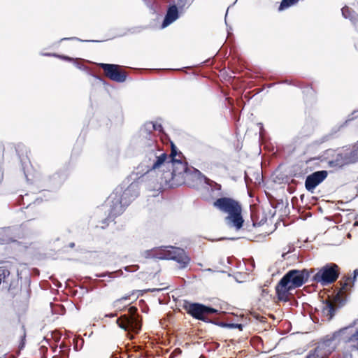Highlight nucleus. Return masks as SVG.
I'll return each mask as SVG.
<instances>
[{
  "instance_id": "f257e3e1",
  "label": "nucleus",
  "mask_w": 358,
  "mask_h": 358,
  "mask_svg": "<svg viewBox=\"0 0 358 358\" xmlns=\"http://www.w3.org/2000/svg\"><path fill=\"white\" fill-rule=\"evenodd\" d=\"M139 193L138 182H132L125 187L124 185L117 187L107 199V205L109 207L108 220H113L121 215L125 208L134 201Z\"/></svg>"
},
{
  "instance_id": "f03ea898",
  "label": "nucleus",
  "mask_w": 358,
  "mask_h": 358,
  "mask_svg": "<svg viewBox=\"0 0 358 358\" xmlns=\"http://www.w3.org/2000/svg\"><path fill=\"white\" fill-rule=\"evenodd\" d=\"M144 159L138 166L143 176L152 172H157L166 166L169 155L160 148L155 138L150 136L144 142Z\"/></svg>"
},
{
  "instance_id": "7ed1b4c3",
  "label": "nucleus",
  "mask_w": 358,
  "mask_h": 358,
  "mask_svg": "<svg viewBox=\"0 0 358 358\" xmlns=\"http://www.w3.org/2000/svg\"><path fill=\"white\" fill-rule=\"evenodd\" d=\"M213 205L222 213L227 214L224 222L227 227L236 231L242 228L244 220L242 216V206L238 201L229 197H222L217 199Z\"/></svg>"
},
{
  "instance_id": "20e7f679",
  "label": "nucleus",
  "mask_w": 358,
  "mask_h": 358,
  "mask_svg": "<svg viewBox=\"0 0 358 358\" xmlns=\"http://www.w3.org/2000/svg\"><path fill=\"white\" fill-rule=\"evenodd\" d=\"M181 153L177 154L176 150L172 148L171 153L169 155V159L165 167L170 169L172 171L169 173L171 179L185 181L189 177L192 176L195 178H200L202 173L198 169L191 166L189 167L186 162H182Z\"/></svg>"
},
{
  "instance_id": "39448f33",
  "label": "nucleus",
  "mask_w": 358,
  "mask_h": 358,
  "mask_svg": "<svg viewBox=\"0 0 358 358\" xmlns=\"http://www.w3.org/2000/svg\"><path fill=\"white\" fill-rule=\"evenodd\" d=\"M143 255L145 258L175 260L180 264V268L186 267L190 261L184 250L172 246L146 250Z\"/></svg>"
},
{
  "instance_id": "423d86ee",
  "label": "nucleus",
  "mask_w": 358,
  "mask_h": 358,
  "mask_svg": "<svg viewBox=\"0 0 358 358\" xmlns=\"http://www.w3.org/2000/svg\"><path fill=\"white\" fill-rule=\"evenodd\" d=\"M340 269L337 264L329 263L318 269L313 275V281L327 286L334 282L338 278Z\"/></svg>"
},
{
  "instance_id": "0eeeda50",
  "label": "nucleus",
  "mask_w": 358,
  "mask_h": 358,
  "mask_svg": "<svg viewBox=\"0 0 358 358\" xmlns=\"http://www.w3.org/2000/svg\"><path fill=\"white\" fill-rule=\"evenodd\" d=\"M117 325L127 331L138 333L141 328L139 315L137 314V308L131 306L129 308V314L123 315L117 319Z\"/></svg>"
},
{
  "instance_id": "6e6552de",
  "label": "nucleus",
  "mask_w": 358,
  "mask_h": 358,
  "mask_svg": "<svg viewBox=\"0 0 358 358\" xmlns=\"http://www.w3.org/2000/svg\"><path fill=\"white\" fill-rule=\"evenodd\" d=\"M183 308L192 317L205 322L213 323V321L208 319L207 315L218 312L215 308L199 303L185 302Z\"/></svg>"
},
{
  "instance_id": "1a4fd4ad",
  "label": "nucleus",
  "mask_w": 358,
  "mask_h": 358,
  "mask_svg": "<svg viewBox=\"0 0 358 358\" xmlns=\"http://www.w3.org/2000/svg\"><path fill=\"white\" fill-rule=\"evenodd\" d=\"M331 341L338 340L345 343L351 350H358V329L346 327L333 333Z\"/></svg>"
},
{
  "instance_id": "9d476101",
  "label": "nucleus",
  "mask_w": 358,
  "mask_h": 358,
  "mask_svg": "<svg viewBox=\"0 0 358 358\" xmlns=\"http://www.w3.org/2000/svg\"><path fill=\"white\" fill-rule=\"evenodd\" d=\"M313 271L308 269H292L289 270L281 279L282 283L287 284L293 289L301 287L306 283L311 273Z\"/></svg>"
},
{
  "instance_id": "9b49d317",
  "label": "nucleus",
  "mask_w": 358,
  "mask_h": 358,
  "mask_svg": "<svg viewBox=\"0 0 358 358\" xmlns=\"http://www.w3.org/2000/svg\"><path fill=\"white\" fill-rule=\"evenodd\" d=\"M358 143L353 145V149L350 152L337 153L336 157L328 162L331 167H342L345 165L354 164L358 162Z\"/></svg>"
},
{
  "instance_id": "f8f14e48",
  "label": "nucleus",
  "mask_w": 358,
  "mask_h": 358,
  "mask_svg": "<svg viewBox=\"0 0 358 358\" xmlns=\"http://www.w3.org/2000/svg\"><path fill=\"white\" fill-rule=\"evenodd\" d=\"M99 66L104 71L106 76L113 81L123 83L126 80L127 74L120 70V66L112 64L100 63Z\"/></svg>"
},
{
  "instance_id": "ddd939ff",
  "label": "nucleus",
  "mask_w": 358,
  "mask_h": 358,
  "mask_svg": "<svg viewBox=\"0 0 358 358\" xmlns=\"http://www.w3.org/2000/svg\"><path fill=\"white\" fill-rule=\"evenodd\" d=\"M328 172L325 170L317 171L308 175L305 181L306 189L313 192L315 187L322 182L327 177Z\"/></svg>"
},
{
  "instance_id": "4468645a",
  "label": "nucleus",
  "mask_w": 358,
  "mask_h": 358,
  "mask_svg": "<svg viewBox=\"0 0 358 358\" xmlns=\"http://www.w3.org/2000/svg\"><path fill=\"white\" fill-rule=\"evenodd\" d=\"M358 277V269L354 271V275L348 276L345 280L341 281V288L337 294L336 299L338 300L343 296L354 285L355 281Z\"/></svg>"
},
{
  "instance_id": "2eb2a0df",
  "label": "nucleus",
  "mask_w": 358,
  "mask_h": 358,
  "mask_svg": "<svg viewBox=\"0 0 358 358\" xmlns=\"http://www.w3.org/2000/svg\"><path fill=\"white\" fill-rule=\"evenodd\" d=\"M179 17L178 8L176 5L170 6L163 20L162 28H165L175 22Z\"/></svg>"
},
{
  "instance_id": "dca6fc26",
  "label": "nucleus",
  "mask_w": 358,
  "mask_h": 358,
  "mask_svg": "<svg viewBox=\"0 0 358 358\" xmlns=\"http://www.w3.org/2000/svg\"><path fill=\"white\" fill-rule=\"evenodd\" d=\"M276 294L280 301H287L289 297V291L293 289L287 284L282 283V279L279 281L276 287Z\"/></svg>"
},
{
  "instance_id": "f3484780",
  "label": "nucleus",
  "mask_w": 358,
  "mask_h": 358,
  "mask_svg": "<svg viewBox=\"0 0 358 358\" xmlns=\"http://www.w3.org/2000/svg\"><path fill=\"white\" fill-rule=\"evenodd\" d=\"M338 308L339 307L338 306L330 301H327L323 303L322 312L325 320L330 321L334 317Z\"/></svg>"
},
{
  "instance_id": "a211bd4d",
  "label": "nucleus",
  "mask_w": 358,
  "mask_h": 358,
  "mask_svg": "<svg viewBox=\"0 0 358 358\" xmlns=\"http://www.w3.org/2000/svg\"><path fill=\"white\" fill-rule=\"evenodd\" d=\"M342 15L345 18L349 19L358 31V14L350 8L345 6L342 8Z\"/></svg>"
},
{
  "instance_id": "6ab92c4d",
  "label": "nucleus",
  "mask_w": 358,
  "mask_h": 358,
  "mask_svg": "<svg viewBox=\"0 0 358 358\" xmlns=\"http://www.w3.org/2000/svg\"><path fill=\"white\" fill-rule=\"evenodd\" d=\"M132 294H133L125 295V296L114 301L112 303L113 308H115L117 312L122 311L127 306V305L122 306V303L124 301L129 300L130 297Z\"/></svg>"
},
{
  "instance_id": "aec40b11",
  "label": "nucleus",
  "mask_w": 358,
  "mask_h": 358,
  "mask_svg": "<svg viewBox=\"0 0 358 358\" xmlns=\"http://www.w3.org/2000/svg\"><path fill=\"white\" fill-rule=\"evenodd\" d=\"M10 271L4 266L0 267V284L1 282L3 285H6V287H8V290L10 289V284H8V278L10 275Z\"/></svg>"
},
{
  "instance_id": "412c9836",
  "label": "nucleus",
  "mask_w": 358,
  "mask_h": 358,
  "mask_svg": "<svg viewBox=\"0 0 358 358\" xmlns=\"http://www.w3.org/2000/svg\"><path fill=\"white\" fill-rule=\"evenodd\" d=\"M162 128V126L158 124H155L153 122H148L144 125V128L141 130V134L143 135L144 133L148 134L149 137L152 136L150 132L153 130H159ZM153 138L155 136L152 135Z\"/></svg>"
},
{
  "instance_id": "4be33fe9",
  "label": "nucleus",
  "mask_w": 358,
  "mask_h": 358,
  "mask_svg": "<svg viewBox=\"0 0 358 358\" xmlns=\"http://www.w3.org/2000/svg\"><path fill=\"white\" fill-rule=\"evenodd\" d=\"M199 179H203L204 180V182L208 185L211 189L212 190H216V191H220L221 189V185L213 180H211L210 179L208 178L206 176H204L203 173H202V176H200V178Z\"/></svg>"
},
{
  "instance_id": "5701e85b",
  "label": "nucleus",
  "mask_w": 358,
  "mask_h": 358,
  "mask_svg": "<svg viewBox=\"0 0 358 358\" xmlns=\"http://www.w3.org/2000/svg\"><path fill=\"white\" fill-rule=\"evenodd\" d=\"M213 323L217 326H220L221 327L229 328V329H238L239 330H242L243 327V324H241L225 323L223 322H213Z\"/></svg>"
},
{
  "instance_id": "b1692460",
  "label": "nucleus",
  "mask_w": 358,
  "mask_h": 358,
  "mask_svg": "<svg viewBox=\"0 0 358 358\" xmlns=\"http://www.w3.org/2000/svg\"><path fill=\"white\" fill-rule=\"evenodd\" d=\"M66 178V176L65 174L55 173L52 176L51 180L52 181L53 185L59 186Z\"/></svg>"
},
{
  "instance_id": "393cba45",
  "label": "nucleus",
  "mask_w": 358,
  "mask_h": 358,
  "mask_svg": "<svg viewBox=\"0 0 358 358\" xmlns=\"http://www.w3.org/2000/svg\"><path fill=\"white\" fill-rule=\"evenodd\" d=\"M299 0H282L280 6L278 8V10L280 11L283 10L295 3H296Z\"/></svg>"
},
{
  "instance_id": "a878e982",
  "label": "nucleus",
  "mask_w": 358,
  "mask_h": 358,
  "mask_svg": "<svg viewBox=\"0 0 358 358\" xmlns=\"http://www.w3.org/2000/svg\"><path fill=\"white\" fill-rule=\"evenodd\" d=\"M176 5V7L182 10L185 8H188L191 5V2L189 0H174V4Z\"/></svg>"
},
{
  "instance_id": "bb28decb",
  "label": "nucleus",
  "mask_w": 358,
  "mask_h": 358,
  "mask_svg": "<svg viewBox=\"0 0 358 358\" xmlns=\"http://www.w3.org/2000/svg\"><path fill=\"white\" fill-rule=\"evenodd\" d=\"M65 348H67L66 346H65L64 345H60L59 348H60V350L59 352V357L61 358H68L69 357V349L68 348L66 350H64Z\"/></svg>"
},
{
  "instance_id": "cd10ccee",
  "label": "nucleus",
  "mask_w": 358,
  "mask_h": 358,
  "mask_svg": "<svg viewBox=\"0 0 358 358\" xmlns=\"http://www.w3.org/2000/svg\"><path fill=\"white\" fill-rule=\"evenodd\" d=\"M138 266L136 265H131L124 267V270L129 272H134L138 269Z\"/></svg>"
},
{
  "instance_id": "c85d7f7f",
  "label": "nucleus",
  "mask_w": 358,
  "mask_h": 358,
  "mask_svg": "<svg viewBox=\"0 0 358 358\" xmlns=\"http://www.w3.org/2000/svg\"><path fill=\"white\" fill-rule=\"evenodd\" d=\"M318 355H316V352H310L309 354L306 356V358H317Z\"/></svg>"
},
{
  "instance_id": "c756f323",
  "label": "nucleus",
  "mask_w": 358,
  "mask_h": 358,
  "mask_svg": "<svg viewBox=\"0 0 358 358\" xmlns=\"http://www.w3.org/2000/svg\"><path fill=\"white\" fill-rule=\"evenodd\" d=\"M0 241L2 243H7L12 241L11 238H0Z\"/></svg>"
},
{
  "instance_id": "7c9ffc66",
  "label": "nucleus",
  "mask_w": 358,
  "mask_h": 358,
  "mask_svg": "<svg viewBox=\"0 0 358 358\" xmlns=\"http://www.w3.org/2000/svg\"><path fill=\"white\" fill-rule=\"evenodd\" d=\"M69 40H77V41H80L79 38H76V37H70V38H63L60 40V41H69Z\"/></svg>"
},
{
  "instance_id": "2f4dec72",
  "label": "nucleus",
  "mask_w": 358,
  "mask_h": 358,
  "mask_svg": "<svg viewBox=\"0 0 358 358\" xmlns=\"http://www.w3.org/2000/svg\"><path fill=\"white\" fill-rule=\"evenodd\" d=\"M330 136H331L330 135H326V136H323L322 138L320 143H324V142L328 141L329 139Z\"/></svg>"
},
{
  "instance_id": "473e14b6",
  "label": "nucleus",
  "mask_w": 358,
  "mask_h": 358,
  "mask_svg": "<svg viewBox=\"0 0 358 358\" xmlns=\"http://www.w3.org/2000/svg\"><path fill=\"white\" fill-rule=\"evenodd\" d=\"M24 340H25V334H24L23 335V337H22V340L20 344V349H22L24 346Z\"/></svg>"
},
{
  "instance_id": "72a5a7b5",
  "label": "nucleus",
  "mask_w": 358,
  "mask_h": 358,
  "mask_svg": "<svg viewBox=\"0 0 358 358\" xmlns=\"http://www.w3.org/2000/svg\"><path fill=\"white\" fill-rule=\"evenodd\" d=\"M117 315V313H113L106 314L105 317H115Z\"/></svg>"
},
{
  "instance_id": "f704fd0d",
  "label": "nucleus",
  "mask_w": 358,
  "mask_h": 358,
  "mask_svg": "<svg viewBox=\"0 0 358 358\" xmlns=\"http://www.w3.org/2000/svg\"><path fill=\"white\" fill-rule=\"evenodd\" d=\"M10 231L9 229H0V236L3 234H7Z\"/></svg>"
},
{
  "instance_id": "c9c22d12",
  "label": "nucleus",
  "mask_w": 358,
  "mask_h": 358,
  "mask_svg": "<svg viewBox=\"0 0 358 358\" xmlns=\"http://www.w3.org/2000/svg\"><path fill=\"white\" fill-rule=\"evenodd\" d=\"M333 153H334V150H327V155H331Z\"/></svg>"
},
{
  "instance_id": "e433bc0d",
  "label": "nucleus",
  "mask_w": 358,
  "mask_h": 358,
  "mask_svg": "<svg viewBox=\"0 0 358 358\" xmlns=\"http://www.w3.org/2000/svg\"><path fill=\"white\" fill-rule=\"evenodd\" d=\"M62 59H65V60H68V61H71L72 60V59L71 57H69L67 56H62L61 57Z\"/></svg>"
},
{
  "instance_id": "4c0bfd02",
  "label": "nucleus",
  "mask_w": 358,
  "mask_h": 358,
  "mask_svg": "<svg viewBox=\"0 0 358 358\" xmlns=\"http://www.w3.org/2000/svg\"><path fill=\"white\" fill-rule=\"evenodd\" d=\"M76 66L78 68V69H82L83 68V65L80 64L78 62H76Z\"/></svg>"
},
{
  "instance_id": "58836bf2",
  "label": "nucleus",
  "mask_w": 358,
  "mask_h": 358,
  "mask_svg": "<svg viewBox=\"0 0 358 358\" xmlns=\"http://www.w3.org/2000/svg\"><path fill=\"white\" fill-rule=\"evenodd\" d=\"M74 348H75V349H76V350H78V344H77V343H76V344H75Z\"/></svg>"
},
{
  "instance_id": "ea45409f",
  "label": "nucleus",
  "mask_w": 358,
  "mask_h": 358,
  "mask_svg": "<svg viewBox=\"0 0 358 358\" xmlns=\"http://www.w3.org/2000/svg\"><path fill=\"white\" fill-rule=\"evenodd\" d=\"M52 358H61V357H59V355H55Z\"/></svg>"
},
{
  "instance_id": "a19ab883",
  "label": "nucleus",
  "mask_w": 358,
  "mask_h": 358,
  "mask_svg": "<svg viewBox=\"0 0 358 358\" xmlns=\"http://www.w3.org/2000/svg\"><path fill=\"white\" fill-rule=\"evenodd\" d=\"M43 55H45V56H50L52 55L51 54H49V53H46V54H44Z\"/></svg>"
},
{
  "instance_id": "79ce46f5",
  "label": "nucleus",
  "mask_w": 358,
  "mask_h": 358,
  "mask_svg": "<svg viewBox=\"0 0 358 358\" xmlns=\"http://www.w3.org/2000/svg\"><path fill=\"white\" fill-rule=\"evenodd\" d=\"M73 246H74V243H73L70 244V247L73 248Z\"/></svg>"
},
{
  "instance_id": "37998d69",
  "label": "nucleus",
  "mask_w": 358,
  "mask_h": 358,
  "mask_svg": "<svg viewBox=\"0 0 358 358\" xmlns=\"http://www.w3.org/2000/svg\"><path fill=\"white\" fill-rule=\"evenodd\" d=\"M355 46L357 49H358V43H355Z\"/></svg>"
},
{
  "instance_id": "c03bdc74",
  "label": "nucleus",
  "mask_w": 358,
  "mask_h": 358,
  "mask_svg": "<svg viewBox=\"0 0 358 358\" xmlns=\"http://www.w3.org/2000/svg\"><path fill=\"white\" fill-rule=\"evenodd\" d=\"M92 42H97V41H94V40H92Z\"/></svg>"
}]
</instances>
